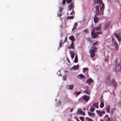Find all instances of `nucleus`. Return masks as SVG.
<instances>
[{
	"label": "nucleus",
	"mask_w": 121,
	"mask_h": 121,
	"mask_svg": "<svg viewBox=\"0 0 121 121\" xmlns=\"http://www.w3.org/2000/svg\"><path fill=\"white\" fill-rule=\"evenodd\" d=\"M105 117H108V115H106V116H105Z\"/></svg>",
	"instance_id": "obj_54"
},
{
	"label": "nucleus",
	"mask_w": 121,
	"mask_h": 121,
	"mask_svg": "<svg viewBox=\"0 0 121 121\" xmlns=\"http://www.w3.org/2000/svg\"><path fill=\"white\" fill-rule=\"evenodd\" d=\"M93 81L92 80L91 78H90L87 79L86 81V82L89 85H90L91 83H92L93 82Z\"/></svg>",
	"instance_id": "obj_11"
},
{
	"label": "nucleus",
	"mask_w": 121,
	"mask_h": 121,
	"mask_svg": "<svg viewBox=\"0 0 121 121\" xmlns=\"http://www.w3.org/2000/svg\"><path fill=\"white\" fill-rule=\"evenodd\" d=\"M56 100H57V99H55V100H56Z\"/></svg>",
	"instance_id": "obj_57"
},
{
	"label": "nucleus",
	"mask_w": 121,
	"mask_h": 121,
	"mask_svg": "<svg viewBox=\"0 0 121 121\" xmlns=\"http://www.w3.org/2000/svg\"><path fill=\"white\" fill-rule=\"evenodd\" d=\"M83 72L86 71H88V68H85L83 69Z\"/></svg>",
	"instance_id": "obj_33"
},
{
	"label": "nucleus",
	"mask_w": 121,
	"mask_h": 121,
	"mask_svg": "<svg viewBox=\"0 0 121 121\" xmlns=\"http://www.w3.org/2000/svg\"><path fill=\"white\" fill-rule=\"evenodd\" d=\"M77 78L80 79H82L85 78V76L82 74H80L78 75L77 76Z\"/></svg>",
	"instance_id": "obj_15"
},
{
	"label": "nucleus",
	"mask_w": 121,
	"mask_h": 121,
	"mask_svg": "<svg viewBox=\"0 0 121 121\" xmlns=\"http://www.w3.org/2000/svg\"><path fill=\"white\" fill-rule=\"evenodd\" d=\"M73 110V108H70V112H72Z\"/></svg>",
	"instance_id": "obj_48"
},
{
	"label": "nucleus",
	"mask_w": 121,
	"mask_h": 121,
	"mask_svg": "<svg viewBox=\"0 0 121 121\" xmlns=\"http://www.w3.org/2000/svg\"><path fill=\"white\" fill-rule=\"evenodd\" d=\"M61 104V102L60 101H59L58 102V105H60Z\"/></svg>",
	"instance_id": "obj_51"
},
{
	"label": "nucleus",
	"mask_w": 121,
	"mask_h": 121,
	"mask_svg": "<svg viewBox=\"0 0 121 121\" xmlns=\"http://www.w3.org/2000/svg\"><path fill=\"white\" fill-rule=\"evenodd\" d=\"M95 108L94 107V106H91V108L90 109V110L91 112H93Z\"/></svg>",
	"instance_id": "obj_26"
},
{
	"label": "nucleus",
	"mask_w": 121,
	"mask_h": 121,
	"mask_svg": "<svg viewBox=\"0 0 121 121\" xmlns=\"http://www.w3.org/2000/svg\"><path fill=\"white\" fill-rule=\"evenodd\" d=\"M112 84L114 86H116V84L115 80L114 79L111 80V84Z\"/></svg>",
	"instance_id": "obj_23"
},
{
	"label": "nucleus",
	"mask_w": 121,
	"mask_h": 121,
	"mask_svg": "<svg viewBox=\"0 0 121 121\" xmlns=\"http://www.w3.org/2000/svg\"><path fill=\"white\" fill-rule=\"evenodd\" d=\"M70 53H73V52H70Z\"/></svg>",
	"instance_id": "obj_56"
},
{
	"label": "nucleus",
	"mask_w": 121,
	"mask_h": 121,
	"mask_svg": "<svg viewBox=\"0 0 121 121\" xmlns=\"http://www.w3.org/2000/svg\"><path fill=\"white\" fill-rule=\"evenodd\" d=\"M115 109L114 108L112 109L111 112L112 114H113V112L115 110Z\"/></svg>",
	"instance_id": "obj_42"
},
{
	"label": "nucleus",
	"mask_w": 121,
	"mask_h": 121,
	"mask_svg": "<svg viewBox=\"0 0 121 121\" xmlns=\"http://www.w3.org/2000/svg\"><path fill=\"white\" fill-rule=\"evenodd\" d=\"M109 22H107L105 24L104 27V29L105 30L109 26Z\"/></svg>",
	"instance_id": "obj_18"
},
{
	"label": "nucleus",
	"mask_w": 121,
	"mask_h": 121,
	"mask_svg": "<svg viewBox=\"0 0 121 121\" xmlns=\"http://www.w3.org/2000/svg\"><path fill=\"white\" fill-rule=\"evenodd\" d=\"M97 49L95 47H93L91 49L90 53H95L96 52Z\"/></svg>",
	"instance_id": "obj_7"
},
{
	"label": "nucleus",
	"mask_w": 121,
	"mask_h": 121,
	"mask_svg": "<svg viewBox=\"0 0 121 121\" xmlns=\"http://www.w3.org/2000/svg\"><path fill=\"white\" fill-rule=\"evenodd\" d=\"M100 43V42L99 41H96L94 43H93V45L94 46H97Z\"/></svg>",
	"instance_id": "obj_24"
},
{
	"label": "nucleus",
	"mask_w": 121,
	"mask_h": 121,
	"mask_svg": "<svg viewBox=\"0 0 121 121\" xmlns=\"http://www.w3.org/2000/svg\"><path fill=\"white\" fill-rule=\"evenodd\" d=\"M96 112L100 117L102 116L103 114H104L105 113V112L104 111H102L97 110Z\"/></svg>",
	"instance_id": "obj_13"
},
{
	"label": "nucleus",
	"mask_w": 121,
	"mask_h": 121,
	"mask_svg": "<svg viewBox=\"0 0 121 121\" xmlns=\"http://www.w3.org/2000/svg\"><path fill=\"white\" fill-rule=\"evenodd\" d=\"M114 36L117 38L119 42H120L121 41V35H118L117 34H115L114 35Z\"/></svg>",
	"instance_id": "obj_12"
},
{
	"label": "nucleus",
	"mask_w": 121,
	"mask_h": 121,
	"mask_svg": "<svg viewBox=\"0 0 121 121\" xmlns=\"http://www.w3.org/2000/svg\"><path fill=\"white\" fill-rule=\"evenodd\" d=\"M77 114H80L83 115H85V113L80 109H78L77 112Z\"/></svg>",
	"instance_id": "obj_10"
},
{
	"label": "nucleus",
	"mask_w": 121,
	"mask_h": 121,
	"mask_svg": "<svg viewBox=\"0 0 121 121\" xmlns=\"http://www.w3.org/2000/svg\"><path fill=\"white\" fill-rule=\"evenodd\" d=\"M57 74L59 76H61V74L60 73V70H58L57 72Z\"/></svg>",
	"instance_id": "obj_35"
},
{
	"label": "nucleus",
	"mask_w": 121,
	"mask_h": 121,
	"mask_svg": "<svg viewBox=\"0 0 121 121\" xmlns=\"http://www.w3.org/2000/svg\"><path fill=\"white\" fill-rule=\"evenodd\" d=\"M105 61H107V59H105Z\"/></svg>",
	"instance_id": "obj_55"
},
{
	"label": "nucleus",
	"mask_w": 121,
	"mask_h": 121,
	"mask_svg": "<svg viewBox=\"0 0 121 121\" xmlns=\"http://www.w3.org/2000/svg\"><path fill=\"white\" fill-rule=\"evenodd\" d=\"M79 65H74L73 67H72L70 69V70H76L78 69Z\"/></svg>",
	"instance_id": "obj_9"
},
{
	"label": "nucleus",
	"mask_w": 121,
	"mask_h": 121,
	"mask_svg": "<svg viewBox=\"0 0 121 121\" xmlns=\"http://www.w3.org/2000/svg\"><path fill=\"white\" fill-rule=\"evenodd\" d=\"M104 103H103V102L101 101V102L100 104V107L101 108H102L104 107Z\"/></svg>",
	"instance_id": "obj_27"
},
{
	"label": "nucleus",
	"mask_w": 121,
	"mask_h": 121,
	"mask_svg": "<svg viewBox=\"0 0 121 121\" xmlns=\"http://www.w3.org/2000/svg\"><path fill=\"white\" fill-rule=\"evenodd\" d=\"M77 22H75L73 26V27H74L75 28H76V26H77Z\"/></svg>",
	"instance_id": "obj_39"
},
{
	"label": "nucleus",
	"mask_w": 121,
	"mask_h": 121,
	"mask_svg": "<svg viewBox=\"0 0 121 121\" xmlns=\"http://www.w3.org/2000/svg\"><path fill=\"white\" fill-rule=\"evenodd\" d=\"M75 28H75L73 26V28L72 29V31L73 30H74L75 29Z\"/></svg>",
	"instance_id": "obj_52"
},
{
	"label": "nucleus",
	"mask_w": 121,
	"mask_h": 121,
	"mask_svg": "<svg viewBox=\"0 0 121 121\" xmlns=\"http://www.w3.org/2000/svg\"><path fill=\"white\" fill-rule=\"evenodd\" d=\"M88 115L91 117H94L95 114L93 112H88Z\"/></svg>",
	"instance_id": "obj_17"
},
{
	"label": "nucleus",
	"mask_w": 121,
	"mask_h": 121,
	"mask_svg": "<svg viewBox=\"0 0 121 121\" xmlns=\"http://www.w3.org/2000/svg\"><path fill=\"white\" fill-rule=\"evenodd\" d=\"M93 106L97 108H98V104L97 103H95L93 105Z\"/></svg>",
	"instance_id": "obj_31"
},
{
	"label": "nucleus",
	"mask_w": 121,
	"mask_h": 121,
	"mask_svg": "<svg viewBox=\"0 0 121 121\" xmlns=\"http://www.w3.org/2000/svg\"><path fill=\"white\" fill-rule=\"evenodd\" d=\"M75 93L76 94L78 95L80 94V92H79H79L76 91L75 92Z\"/></svg>",
	"instance_id": "obj_45"
},
{
	"label": "nucleus",
	"mask_w": 121,
	"mask_h": 121,
	"mask_svg": "<svg viewBox=\"0 0 121 121\" xmlns=\"http://www.w3.org/2000/svg\"><path fill=\"white\" fill-rule=\"evenodd\" d=\"M94 2L95 4H99V5H98L95 7L96 14L94 17V22L96 23L98 22V19L96 15L103 14L104 5L102 4L101 0H94Z\"/></svg>",
	"instance_id": "obj_1"
},
{
	"label": "nucleus",
	"mask_w": 121,
	"mask_h": 121,
	"mask_svg": "<svg viewBox=\"0 0 121 121\" xmlns=\"http://www.w3.org/2000/svg\"><path fill=\"white\" fill-rule=\"evenodd\" d=\"M67 18L68 19H73V16H68L67 17Z\"/></svg>",
	"instance_id": "obj_37"
},
{
	"label": "nucleus",
	"mask_w": 121,
	"mask_h": 121,
	"mask_svg": "<svg viewBox=\"0 0 121 121\" xmlns=\"http://www.w3.org/2000/svg\"><path fill=\"white\" fill-rule=\"evenodd\" d=\"M72 0H67L66 1V2L67 3H71Z\"/></svg>",
	"instance_id": "obj_40"
},
{
	"label": "nucleus",
	"mask_w": 121,
	"mask_h": 121,
	"mask_svg": "<svg viewBox=\"0 0 121 121\" xmlns=\"http://www.w3.org/2000/svg\"><path fill=\"white\" fill-rule=\"evenodd\" d=\"M65 0H63L62 1V3L63 5H64L65 3Z\"/></svg>",
	"instance_id": "obj_44"
},
{
	"label": "nucleus",
	"mask_w": 121,
	"mask_h": 121,
	"mask_svg": "<svg viewBox=\"0 0 121 121\" xmlns=\"http://www.w3.org/2000/svg\"><path fill=\"white\" fill-rule=\"evenodd\" d=\"M61 12H60L59 11L57 13V15L58 16L60 17L61 15Z\"/></svg>",
	"instance_id": "obj_34"
},
{
	"label": "nucleus",
	"mask_w": 121,
	"mask_h": 121,
	"mask_svg": "<svg viewBox=\"0 0 121 121\" xmlns=\"http://www.w3.org/2000/svg\"><path fill=\"white\" fill-rule=\"evenodd\" d=\"M67 39V37H66L65 38V39L64 40V42L63 43L62 42V40H61L60 42V45H59V48H60L61 46V45L62 44H63L66 41V40Z\"/></svg>",
	"instance_id": "obj_19"
},
{
	"label": "nucleus",
	"mask_w": 121,
	"mask_h": 121,
	"mask_svg": "<svg viewBox=\"0 0 121 121\" xmlns=\"http://www.w3.org/2000/svg\"><path fill=\"white\" fill-rule=\"evenodd\" d=\"M66 76H64L63 77V79L64 81H65L66 79Z\"/></svg>",
	"instance_id": "obj_38"
},
{
	"label": "nucleus",
	"mask_w": 121,
	"mask_h": 121,
	"mask_svg": "<svg viewBox=\"0 0 121 121\" xmlns=\"http://www.w3.org/2000/svg\"><path fill=\"white\" fill-rule=\"evenodd\" d=\"M121 70V59L120 60V63L116 66L115 70L116 71H119Z\"/></svg>",
	"instance_id": "obj_3"
},
{
	"label": "nucleus",
	"mask_w": 121,
	"mask_h": 121,
	"mask_svg": "<svg viewBox=\"0 0 121 121\" xmlns=\"http://www.w3.org/2000/svg\"><path fill=\"white\" fill-rule=\"evenodd\" d=\"M74 7V5L73 3H72L71 4L68 6V10H71L73 9Z\"/></svg>",
	"instance_id": "obj_14"
},
{
	"label": "nucleus",
	"mask_w": 121,
	"mask_h": 121,
	"mask_svg": "<svg viewBox=\"0 0 121 121\" xmlns=\"http://www.w3.org/2000/svg\"><path fill=\"white\" fill-rule=\"evenodd\" d=\"M85 121H93L92 119L90 118L86 117V118Z\"/></svg>",
	"instance_id": "obj_28"
},
{
	"label": "nucleus",
	"mask_w": 121,
	"mask_h": 121,
	"mask_svg": "<svg viewBox=\"0 0 121 121\" xmlns=\"http://www.w3.org/2000/svg\"><path fill=\"white\" fill-rule=\"evenodd\" d=\"M74 62L76 63L78 62V58L76 55L75 59L73 61Z\"/></svg>",
	"instance_id": "obj_29"
},
{
	"label": "nucleus",
	"mask_w": 121,
	"mask_h": 121,
	"mask_svg": "<svg viewBox=\"0 0 121 121\" xmlns=\"http://www.w3.org/2000/svg\"><path fill=\"white\" fill-rule=\"evenodd\" d=\"M101 29L100 26L96 27H94L93 29V30L91 33V35L92 37L94 38H96L98 35L102 34V32L101 31L97 32L95 33V31L99 30Z\"/></svg>",
	"instance_id": "obj_2"
},
{
	"label": "nucleus",
	"mask_w": 121,
	"mask_h": 121,
	"mask_svg": "<svg viewBox=\"0 0 121 121\" xmlns=\"http://www.w3.org/2000/svg\"><path fill=\"white\" fill-rule=\"evenodd\" d=\"M115 119L113 118H108L106 120V121H115Z\"/></svg>",
	"instance_id": "obj_20"
},
{
	"label": "nucleus",
	"mask_w": 121,
	"mask_h": 121,
	"mask_svg": "<svg viewBox=\"0 0 121 121\" xmlns=\"http://www.w3.org/2000/svg\"><path fill=\"white\" fill-rule=\"evenodd\" d=\"M63 9V8L62 7H60V9L59 10V11H60V12H61Z\"/></svg>",
	"instance_id": "obj_41"
},
{
	"label": "nucleus",
	"mask_w": 121,
	"mask_h": 121,
	"mask_svg": "<svg viewBox=\"0 0 121 121\" xmlns=\"http://www.w3.org/2000/svg\"><path fill=\"white\" fill-rule=\"evenodd\" d=\"M70 56L72 59H73L75 56L74 53H70Z\"/></svg>",
	"instance_id": "obj_30"
},
{
	"label": "nucleus",
	"mask_w": 121,
	"mask_h": 121,
	"mask_svg": "<svg viewBox=\"0 0 121 121\" xmlns=\"http://www.w3.org/2000/svg\"><path fill=\"white\" fill-rule=\"evenodd\" d=\"M118 105L119 106H121V102H119L118 104Z\"/></svg>",
	"instance_id": "obj_49"
},
{
	"label": "nucleus",
	"mask_w": 121,
	"mask_h": 121,
	"mask_svg": "<svg viewBox=\"0 0 121 121\" xmlns=\"http://www.w3.org/2000/svg\"><path fill=\"white\" fill-rule=\"evenodd\" d=\"M69 39L72 41V42H73L75 40L74 37L73 35L70 36L69 37Z\"/></svg>",
	"instance_id": "obj_16"
},
{
	"label": "nucleus",
	"mask_w": 121,
	"mask_h": 121,
	"mask_svg": "<svg viewBox=\"0 0 121 121\" xmlns=\"http://www.w3.org/2000/svg\"><path fill=\"white\" fill-rule=\"evenodd\" d=\"M114 43L115 45V47L116 49L117 50L118 48V43L115 41H114Z\"/></svg>",
	"instance_id": "obj_22"
},
{
	"label": "nucleus",
	"mask_w": 121,
	"mask_h": 121,
	"mask_svg": "<svg viewBox=\"0 0 121 121\" xmlns=\"http://www.w3.org/2000/svg\"><path fill=\"white\" fill-rule=\"evenodd\" d=\"M80 119L82 121H84V118L82 117H79Z\"/></svg>",
	"instance_id": "obj_36"
},
{
	"label": "nucleus",
	"mask_w": 121,
	"mask_h": 121,
	"mask_svg": "<svg viewBox=\"0 0 121 121\" xmlns=\"http://www.w3.org/2000/svg\"><path fill=\"white\" fill-rule=\"evenodd\" d=\"M91 91V89H90V88L89 87H87V88L84 91V93L86 94L89 95L90 94V91Z\"/></svg>",
	"instance_id": "obj_5"
},
{
	"label": "nucleus",
	"mask_w": 121,
	"mask_h": 121,
	"mask_svg": "<svg viewBox=\"0 0 121 121\" xmlns=\"http://www.w3.org/2000/svg\"><path fill=\"white\" fill-rule=\"evenodd\" d=\"M67 60L68 61V62L69 63H70V62L69 60L68 59V58L67 57Z\"/></svg>",
	"instance_id": "obj_50"
},
{
	"label": "nucleus",
	"mask_w": 121,
	"mask_h": 121,
	"mask_svg": "<svg viewBox=\"0 0 121 121\" xmlns=\"http://www.w3.org/2000/svg\"><path fill=\"white\" fill-rule=\"evenodd\" d=\"M110 106H108L107 108V112L108 113H109L110 112Z\"/></svg>",
	"instance_id": "obj_25"
},
{
	"label": "nucleus",
	"mask_w": 121,
	"mask_h": 121,
	"mask_svg": "<svg viewBox=\"0 0 121 121\" xmlns=\"http://www.w3.org/2000/svg\"><path fill=\"white\" fill-rule=\"evenodd\" d=\"M90 56L91 58L94 57L95 56V53H90Z\"/></svg>",
	"instance_id": "obj_32"
},
{
	"label": "nucleus",
	"mask_w": 121,
	"mask_h": 121,
	"mask_svg": "<svg viewBox=\"0 0 121 121\" xmlns=\"http://www.w3.org/2000/svg\"><path fill=\"white\" fill-rule=\"evenodd\" d=\"M90 98V96L87 95H84L83 96V99L86 102H87Z\"/></svg>",
	"instance_id": "obj_6"
},
{
	"label": "nucleus",
	"mask_w": 121,
	"mask_h": 121,
	"mask_svg": "<svg viewBox=\"0 0 121 121\" xmlns=\"http://www.w3.org/2000/svg\"><path fill=\"white\" fill-rule=\"evenodd\" d=\"M84 32L86 33L87 32V29L85 30H84Z\"/></svg>",
	"instance_id": "obj_47"
},
{
	"label": "nucleus",
	"mask_w": 121,
	"mask_h": 121,
	"mask_svg": "<svg viewBox=\"0 0 121 121\" xmlns=\"http://www.w3.org/2000/svg\"><path fill=\"white\" fill-rule=\"evenodd\" d=\"M74 87V86L73 85H69L66 86V88L68 89L72 90L73 89Z\"/></svg>",
	"instance_id": "obj_8"
},
{
	"label": "nucleus",
	"mask_w": 121,
	"mask_h": 121,
	"mask_svg": "<svg viewBox=\"0 0 121 121\" xmlns=\"http://www.w3.org/2000/svg\"><path fill=\"white\" fill-rule=\"evenodd\" d=\"M73 42H72L71 44L69 46H68V48L69 49H73Z\"/></svg>",
	"instance_id": "obj_21"
},
{
	"label": "nucleus",
	"mask_w": 121,
	"mask_h": 121,
	"mask_svg": "<svg viewBox=\"0 0 121 121\" xmlns=\"http://www.w3.org/2000/svg\"><path fill=\"white\" fill-rule=\"evenodd\" d=\"M75 119H76L77 121H80L76 117H75Z\"/></svg>",
	"instance_id": "obj_46"
},
{
	"label": "nucleus",
	"mask_w": 121,
	"mask_h": 121,
	"mask_svg": "<svg viewBox=\"0 0 121 121\" xmlns=\"http://www.w3.org/2000/svg\"><path fill=\"white\" fill-rule=\"evenodd\" d=\"M74 13V12L73 10H72L71 13L70 14V15H72Z\"/></svg>",
	"instance_id": "obj_43"
},
{
	"label": "nucleus",
	"mask_w": 121,
	"mask_h": 121,
	"mask_svg": "<svg viewBox=\"0 0 121 121\" xmlns=\"http://www.w3.org/2000/svg\"><path fill=\"white\" fill-rule=\"evenodd\" d=\"M83 110H86L85 108V107L83 108Z\"/></svg>",
	"instance_id": "obj_53"
},
{
	"label": "nucleus",
	"mask_w": 121,
	"mask_h": 121,
	"mask_svg": "<svg viewBox=\"0 0 121 121\" xmlns=\"http://www.w3.org/2000/svg\"><path fill=\"white\" fill-rule=\"evenodd\" d=\"M111 79H110L109 77L107 78L105 80V82L108 85H109L111 84Z\"/></svg>",
	"instance_id": "obj_4"
}]
</instances>
